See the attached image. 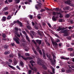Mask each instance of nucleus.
Segmentation results:
<instances>
[{
  "mask_svg": "<svg viewBox=\"0 0 74 74\" xmlns=\"http://www.w3.org/2000/svg\"><path fill=\"white\" fill-rule=\"evenodd\" d=\"M65 29H66V28H61V31L60 32H61V33H64V37H66L68 36L69 33H68L67 29L64 30Z\"/></svg>",
  "mask_w": 74,
  "mask_h": 74,
  "instance_id": "nucleus-1",
  "label": "nucleus"
},
{
  "mask_svg": "<svg viewBox=\"0 0 74 74\" xmlns=\"http://www.w3.org/2000/svg\"><path fill=\"white\" fill-rule=\"evenodd\" d=\"M18 28L17 27H15L14 29V33L16 35V36L18 37H21V35L19 34L18 33Z\"/></svg>",
  "mask_w": 74,
  "mask_h": 74,
  "instance_id": "nucleus-2",
  "label": "nucleus"
},
{
  "mask_svg": "<svg viewBox=\"0 0 74 74\" xmlns=\"http://www.w3.org/2000/svg\"><path fill=\"white\" fill-rule=\"evenodd\" d=\"M14 37H14L13 38L14 40L18 44H19V40H19V38L16 35H15Z\"/></svg>",
  "mask_w": 74,
  "mask_h": 74,
  "instance_id": "nucleus-3",
  "label": "nucleus"
},
{
  "mask_svg": "<svg viewBox=\"0 0 74 74\" xmlns=\"http://www.w3.org/2000/svg\"><path fill=\"white\" fill-rule=\"evenodd\" d=\"M39 4L36 5L35 6V8L37 10H39L40 8H41V6L42 5V3H39Z\"/></svg>",
  "mask_w": 74,
  "mask_h": 74,
  "instance_id": "nucleus-4",
  "label": "nucleus"
},
{
  "mask_svg": "<svg viewBox=\"0 0 74 74\" xmlns=\"http://www.w3.org/2000/svg\"><path fill=\"white\" fill-rule=\"evenodd\" d=\"M5 63L6 64H8V66H9V67H10V68H11V69H15V67H14L10 65H9L11 64L9 62L7 61H6L5 62Z\"/></svg>",
  "mask_w": 74,
  "mask_h": 74,
  "instance_id": "nucleus-5",
  "label": "nucleus"
},
{
  "mask_svg": "<svg viewBox=\"0 0 74 74\" xmlns=\"http://www.w3.org/2000/svg\"><path fill=\"white\" fill-rule=\"evenodd\" d=\"M51 40V42L53 44V45H58V43L54 42H53V38L52 37H50Z\"/></svg>",
  "mask_w": 74,
  "mask_h": 74,
  "instance_id": "nucleus-6",
  "label": "nucleus"
},
{
  "mask_svg": "<svg viewBox=\"0 0 74 74\" xmlns=\"http://www.w3.org/2000/svg\"><path fill=\"white\" fill-rule=\"evenodd\" d=\"M37 33L38 34L41 36V37H42L44 35V33L42 31L40 32L39 31H37Z\"/></svg>",
  "mask_w": 74,
  "mask_h": 74,
  "instance_id": "nucleus-7",
  "label": "nucleus"
},
{
  "mask_svg": "<svg viewBox=\"0 0 74 74\" xmlns=\"http://www.w3.org/2000/svg\"><path fill=\"white\" fill-rule=\"evenodd\" d=\"M37 63L38 64H41V59L40 58H38L37 59Z\"/></svg>",
  "mask_w": 74,
  "mask_h": 74,
  "instance_id": "nucleus-8",
  "label": "nucleus"
},
{
  "mask_svg": "<svg viewBox=\"0 0 74 74\" xmlns=\"http://www.w3.org/2000/svg\"><path fill=\"white\" fill-rule=\"evenodd\" d=\"M71 1L70 0H68L65 2V3L66 4H70Z\"/></svg>",
  "mask_w": 74,
  "mask_h": 74,
  "instance_id": "nucleus-9",
  "label": "nucleus"
},
{
  "mask_svg": "<svg viewBox=\"0 0 74 74\" xmlns=\"http://www.w3.org/2000/svg\"><path fill=\"white\" fill-rule=\"evenodd\" d=\"M42 66L44 70H47V66H46L45 65L42 64Z\"/></svg>",
  "mask_w": 74,
  "mask_h": 74,
  "instance_id": "nucleus-10",
  "label": "nucleus"
},
{
  "mask_svg": "<svg viewBox=\"0 0 74 74\" xmlns=\"http://www.w3.org/2000/svg\"><path fill=\"white\" fill-rule=\"evenodd\" d=\"M36 41L37 43H38V44L40 45L41 44V41L39 40H36Z\"/></svg>",
  "mask_w": 74,
  "mask_h": 74,
  "instance_id": "nucleus-11",
  "label": "nucleus"
},
{
  "mask_svg": "<svg viewBox=\"0 0 74 74\" xmlns=\"http://www.w3.org/2000/svg\"><path fill=\"white\" fill-rule=\"evenodd\" d=\"M32 70H33L34 71H37V69L36 67H34V68H31V69Z\"/></svg>",
  "mask_w": 74,
  "mask_h": 74,
  "instance_id": "nucleus-12",
  "label": "nucleus"
},
{
  "mask_svg": "<svg viewBox=\"0 0 74 74\" xmlns=\"http://www.w3.org/2000/svg\"><path fill=\"white\" fill-rule=\"evenodd\" d=\"M70 9V6H68L64 8L63 9L64 10H68Z\"/></svg>",
  "mask_w": 74,
  "mask_h": 74,
  "instance_id": "nucleus-13",
  "label": "nucleus"
},
{
  "mask_svg": "<svg viewBox=\"0 0 74 74\" xmlns=\"http://www.w3.org/2000/svg\"><path fill=\"white\" fill-rule=\"evenodd\" d=\"M50 68L52 70V72L53 73V74H55V69H54V68H53L52 66H51L50 67Z\"/></svg>",
  "mask_w": 74,
  "mask_h": 74,
  "instance_id": "nucleus-14",
  "label": "nucleus"
},
{
  "mask_svg": "<svg viewBox=\"0 0 74 74\" xmlns=\"http://www.w3.org/2000/svg\"><path fill=\"white\" fill-rule=\"evenodd\" d=\"M17 23L18 24H19L20 26L21 27H22V23L20 21H19V20H17Z\"/></svg>",
  "mask_w": 74,
  "mask_h": 74,
  "instance_id": "nucleus-15",
  "label": "nucleus"
},
{
  "mask_svg": "<svg viewBox=\"0 0 74 74\" xmlns=\"http://www.w3.org/2000/svg\"><path fill=\"white\" fill-rule=\"evenodd\" d=\"M24 48H25V51H28L29 49V48L28 47L26 46H24Z\"/></svg>",
  "mask_w": 74,
  "mask_h": 74,
  "instance_id": "nucleus-16",
  "label": "nucleus"
},
{
  "mask_svg": "<svg viewBox=\"0 0 74 74\" xmlns=\"http://www.w3.org/2000/svg\"><path fill=\"white\" fill-rule=\"evenodd\" d=\"M20 64L22 67H24V63H23V62L22 61L20 62Z\"/></svg>",
  "mask_w": 74,
  "mask_h": 74,
  "instance_id": "nucleus-17",
  "label": "nucleus"
},
{
  "mask_svg": "<svg viewBox=\"0 0 74 74\" xmlns=\"http://www.w3.org/2000/svg\"><path fill=\"white\" fill-rule=\"evenodd\" d=\"M25 36L26 38V39H27L28 41L29 42H30V40L29 39V36H27V35H25Z\"/></svg>",
  "mask_w": 74,
  "mask_h": 74,
  "instance_id": "nucleus-18",
  "label": "nucleus"
},
{
  "mask_svg": "<svg viewBox=\"0 0 74 74\" xmlns=\"http://www.w3.org/2000/svg\"><path fill=\"white\" fill-rule=\"evenodd\" d=\"M31 58H32V57H29L28 58L27 57H24L23 59L25 60H27L28 59H31Z\"/></svg>",
  "mask_w": 74,
  "mask_h": 74,
  "instance_id": "nucleus-19",
  "label": "nucleus"
},
{
  "mask_svg": "<svg viewBox=\"0 0 74 74\" xmlns=\"http://www.w3.org/2000/svg\"><path fill=\"white\" fill-rule=\"evenodd\" d=\"M52 20L53 21H56V18L55 17V16H53L52 18Z\"/></svg>",
  "mask_w": 74,
  "mask_h": 74,
  "instance_id": "nucleus-20",
  "label": "nucleus"
},
{
  "mask_svg": "<svg viewBox=\"0 0 74 74\" xmlns=\"http://www.w3.org/2000/svg\"><path fill=\"white\" fill-rule=\"evenodd\" d=\"M46 54L45 53H43V58L45 59H46L47 58H46Z\"/></svg>",
  "mask_w": 74,
  "mask_h": 74,
  "instance_id": "nucleus-21",
  "label": "nucleus"
},
{
  "mask_svg": "<svg viewBox=\"0 0 74 74\" xmlns=\"http://www.w3.org/2000/svg\"><path fill=\"white\" fill-rule=\"evenodd\" d=\"M2 21H6V17L5 16H3L2 18Z\"/></svg>",
  "mask_w": 74,
  "mask_h": 74,
  "instance_id": "nucleus-22",
  "label": "nucleus"
},
{
  "mask_svg": "<svg viewBox=\"0 0 74 74\" xmlns=\"http://www.w3.org/2000/svg\"><path fill=\"white\" fill-rule=\"evenodd\" d=\"M27 27L29 30H32V27H31L29 25L27 26Z\"/></svg>",
  "mask_w": 74,
  "mask_h": 74,
  "instance_id": "nucleus-23",
  "label": "nucleus"
},
{
  "mask_svg": "<svg viewBox=\"0 0 74 74\" xmlns=\"http://www.w3.org/2000/svg\"><path fill=\"white\" fill-rule=\"evenodd\" d=\"M57 32H59L60 31V30H62V27H59L57 29Z\"/></svg>",
  "mask_w": 74,
  "mask_h": 74,
  "instance_id": "nucleus-24",
  "label": "nucleus"
},
{
  "mask_svg": "<svg viewBox=\"0 0 74 74\" xmlns=\"http://www.w3.org/2000/svg\"><path fill=\"white\" fill-rule=\"evenodd\" d=\"M52 15H54V16H56L57 15V12H52Z\"/></svg>",
  "mask_w": 74,
  "mask_h": 74,
  "instance_id": "nucleus-25",
  "label": "nucleus"
},
{
  "mask_svg": "<svg viewBox=\"0 0 74 74\" xmlns=\"http://www.w3.org/2000/svg\"><path fill=\"white\" fill-rule=\"evenodd\" d=\"M34 27L36 29V30H38V26L37 25H35L34 26Z\"/></svg>",
  "mask_w": 74,
  "mask_h": 74,
  "instance_id": "nucleus-26",
  "label": "nucleus"
},
{
  "mask_svg": "<svg viewBox=\"0 0 74 74\" xmlns=\"http://www.w3.org/2000/svg\"><path fill=\"white\" fill-rule=\"evenodd\" d=\"M70 17V14H66L65 15V17L67 18H69Z\"/></svg>",
  "mask_w": 74,
  "mask_h": 74,
  "instance_id": "nucleus-27",
  "label": "nucleus"
},
{
  "mask_svg": "<svg viewBox=\"0 0 74 74\" xmlns=\"http://www.w3.org/2000/svg\"><path fill=\"white\" fill-rule=\"evenodd\" d=\"M8 45H5L4 46V49H7L8 48Z\"/></svg>",
  "mask_w": 74,
  "mask_h": 74,
  "instance_id": "nucleus-28",
  "label": "nucleus"
},
{
  "mask_svg": "<svg viewBox=\"0 0 74 74\" xmlns=\"http://www.w3.org/2000/svg\"><path fill=\"white\" fill-rule=\"evenodd\" d=\"M15 1L16 3L18 4V3H19L20 2V0H15Z\"/></svg>",
  "mask_w": 74,
  "mask_h": 74,
  "instance_id": "nucleus-29",
  "label": "nucleus"
},
{
  "mask_svg": "<svg viewBox=\"0 0 74 74\" xmlns=\"http://www.w3.org/2000/svg\"><path fill=\"white\" fill-rule=\"evenodd\" d=\"M2 37L3 38H5L6 37V35L4 34H2Z\"/></svg>",
  "mask_w": 74,
  "mask_h": 74,
  "instance_id": "nucleus-30",
  "label": "nucleus"
},
{
  "mask_svg": "<svg viewBox=\"0 0 74 74\" xmlns=\"http://www.w3.org/2000/svg\"><path fill=\"white\" fill-rule=\"evenodd\" d=\"M14 65H16L17 64V61H16V60H15L14 61Z\"/></svg>",
  "mask_w": 74,
  "mask_h": 74,
  "instance_id": "nucleus-31",
  "label": "nucleus"
},
{
  "mask_svg": "<svg viewBox=\"0 0 74 74\" xmlns=\"http://www.w3.org/2000/svg\"><path fill=\"white\" fill-rule=\"evenodd\" d=\"M68 51H73V48H68Z\"/></svg>",
  "mask_w": 74,
  "mask_h": 74,
  "instance_id": "nucleus-32",
  "label": "nucleus"
},
{
  "mask_svg": "<svg viewBox=\"0 0 74 74\" xmlns=\"http://www.w3.org/2000/svg\"><path fill=\"white\" fill-rule=\"evenodd\" d=\"M8 10V8L7 7H5V8H4V9H3V10L4 11H5L6 10Z\"/></svg>",
  "mask_w": 74,
  "mask_h": 74,
  "instance_id": "nucleus-33",
  "label": "nucleus"
},
{
  "mask_svg": "<svg viewBox=\"0 0 74 74\" xmlns=\"http://www.w3.org/2000/svg\"><path fill=\"white\" fill-rule=\"evenodd\" d=\"M71 71L70 70H66V72L67 73H71Z\"/></svg>",
  "mask_w": 74,
  "mask_h": 74,
  "instance_id": "nucleus-34",
  "label": "nucleus"
},
{
  "mask_svg": "<svg viewBox=\"0 0 74 74\" xmlns=\"http://www.w3.org/2000/svg\"><path fill=\"white\" fill-rule=\"evenodd\" d=\"M44 11H45V10L43 9H42L40 10V12H42Z\"/></svg>",
  "mask_w": 74,
  "mask_h": 74,
  "instance_id": "nucleus-35",
  "label": "nucleus"
},
{
  "mask_svg": "<svg viewBox=\"0 0 74 74\" xmlns=\"http://www.w3.org/2000/svg\"><path fill=\"white\" fill-rule=\"evenodd\" d=\"M30 63L32 64L33 63H35L34 61L33 60H31L30 61Z\"/></svg>",
  "mask_w": 74,
  "mask_h": 74,
  "instance_id": "nucleus-36",
  "label": "nucleus"
},
{
  "mask_svg": "<svg viewBox=\"0 0 74 74\" xmlns=\"http://www.w3.org/2000/svg\"><path fill=\"white\" fill-rule=\"evenodd\" d=\"M22 33H23V34H24L25 36L27 34L26 33V32H25V31H22Z\"/></svg>",
  "mask_w": 74,
  "mask_h": 74,
  "instance_id": "nucleus-37",
  "label": "nucleus"
},
{
  "mask_svg": "<svg viewBox=\"0 0 74 74\" xmlns=\"http://www.w3.org/2000/svg\"><path fill=\"white\" fill-rule=\"evenodd\" d=\"M39 52L40 53V55H42V51L41 50H39Z\"/></svg>",
  "mask_w": 74,
  "mask_h": 74,
  "instance_id": "nucleus-38",
  "label": "nucleus"
},
{
  "mask_svg": "<svg viewBox=\"0 0 74 74\" xmlns=\"http://www.w3.org/2000/svg\"><path fill=\"white\" fill-rule=\"evenodd\" d=\"M7 18V19H10L11 18V16H8Z\"/></svg>",
  "mask_w": 74,
  "mask_h": 74,
  "instance_id": "nucleus-39",
  "label": "nucleus"
},
{
  "mask_svg": "<svg viewBox=\"0 0 74 74\" xmlns=\"http://www.w3.org/2000/svg\"><path fill=\"white\" fill-rule=\"evenodd\" d=\"M71 56H74V51L73 52V53H71L70 54Z\"/></svg>",
  "mask_w": 74,
  "mask_h": 74,
  "instance_id": "nucleus-40",
  "label": "nucleus"
},
{
  "mask_svg": "<svg viewBox=\"0 0 74 74\" xmlns=\"http://www.w3.org/2000/svg\"><path fill=\"white\" fill-rule=\"evenodd\" d=\"M10 53V52H5L4 53V54L5 55H8V54H9Z\"/></svg>",
  "mask_w": 74,
  "mask_h": 74,
  "instance_id": "nucleus-41",
  "label": "nucleus"
},
{
  "mask_svg": "<svg viewBox=\"0 0 74 74\" xmlns=\"http://www.w3.org/2000/svg\"><path fill=\"white\" fill-rule=\"evenodd\" d=\"M65 72V70L64 69H61V72L62 73H64Z\"/></svg>",
  "mask_w": 74,
  "mask_h": 74,
  "instance_id": "nucleus-42",
  "label": "nucleus"
},
{
  "mask_svg": "<svg viewBox=\"0 0 74 74\" xmlns=\"http://www.w3.org/2000/svg\"><path fill=\"white\" fill-rule=\"evenodd\" d=\"M63 15H62V14H61L60 15V18H63Z\"/></svg>",
  "mask_w": 74,
  "mask_h": 74,
  "instance_id": "nucleus-43",
  "label": "nucleus"
},
{
  "mask_svg": "<svg viewBox=\"0 0 74 74\" xmlns=\"http://www.w3.org/2000/svg\"><path fill=\"white\" fill-rule=\"evenodd\" d=\"M47 25L49 27H51V25L50 23H47Z\"/></svg>",
  "mask_w": 74,
  "mask_h": 74,
  "instance_id": "nucleus-44",
  "label": "nucleus"
},
{
  "mask_svg": "<svg viewBox=\"0 0 74 74\" xmlns=\"http://www.w3.org/2000/svg\"><path fill=\"white\" fill-rule=\"evenodd\" d=\"M8 61L10 63H12V60H11L10 59H9Z\"/></svg>",
  "mask_w": 74,
  "mask_h": 74,
  "instance_id": "nucleus-45",
  "label": "nucleus"
},
{
  "mask_svg": "<svg viewBox=\"0 0 74 74\" xmlns=\"http://www.w3.org/2000/svg\"><path fill=\"white\" fill-rule=\"evenodd\" d=\"M51 57V56H49L48 57L49 59L50 60H52Z\"/></svg>",
  "mask_w": 74,
  "mask_h": 74,
  "instance_id": "nucleus-46",
  "label": "nucleus"
},
{
  "mask_svg": "<svg viewBox=\"0 0 74 74\" xmlns=\"http://www.w3.org/2000/svg\"><path fill=\"white\" fill-rule=\"evenodd\" d=\"M5 15H8V12H5L4 13Z\"/></svg>",
  "mask_w": 74,
  "mask_h": 74,
  "instance_id": "nucleus-47",
  "label": "nucleus"
},
{
  "mask_svg": "<svg viewBox=\"0 0 74 74\" xmlns=\"http://www.w3.org/2000/svg\"><path fill=\"white\" fill-rule=\"evenodd\" d=\"M25 56H29V53H25Z\"/></svg>",
  "mask_w": 74,
  "mask_h": 74,
  "instance_id": "nucleus-48",
  "label": "nucleus"
},
{
  "mask_svg": "<svg viewBox=\"0 0 74 74\" xmlns=\"http://www.w3.org/2000/svg\"><path fill=\"white\" fill-rule=\"evenodd\" d=\"M34 52L35 55H37V52L35 50V51H34Z\"/></svg>",
  "mask_w": 74,
  "mask_h": 74,
  "instance_id": "nucleus-49",
  "label": "nucleus"
},
{
  "mask_svg": "<svg viewBox=\"0 0 74 74\" xmlns=\"http://www.w3.org/2000/svg\"><path fill=\"white\" fill-rule=\"evenodd\" d=\"M9 57L10 58H13V56L11 54H10L9 55Z\"/></svg>",
  "mask_w": 74,
  "mask_h": 74,
  "instance_id": "nucleus-50",
  "label": "nucleus"
},
{
  "mask_svg": "<svg viewBox=\"0 0 74 74\" xmlns=\"http://www.w3.org/2000/svg\"><path fill=\"white\" fill-rule=\"evenodd\" d=\"M56 11H59V8H56Z\"/></svg>",
  "mask_w": 74,
  "mask_h": 74,
  "instance_id": "nucleus-51",
  "label": "nucleus"
},
{
  "mask_svg": "<svg viewBox=\"0 0 74 74\" xmlns=\"http://www.w3.org/2000/svg\"><path fill=\"white\" fill-rule=\"evenodd\" d=\"M25 31H26V32H27V33H28V34H29L30 33V32H29V31H28L27 29H25Z\"/></svg>",
  "mask_w": 74,
  "mask_h": 74,
  "instance_id": "nucleus-52",
  "label": "nucleus"
},
{
  "mask_svg": "<svg viewBox=\"0 0 74 74\" xmlns=\"http://www.w3.org/2000/svg\"><path fill=\"white\" fill-rule=\"evenodd\" d=\"M8 2L10 3L12 2V0H8Z\"/></svg>",
  "mask_w": 74,
  "mask_h": 74,
  "instance_id": "nucleus-53",
  "label": "nucleus"
},
{
  "mask_svg": "<svg viewBox=\"0 0 74 74\" xmlns=\"http://www.w3.org/2000/svg\"><path fill=\"white\" fill-rule=\"evenodd\" d=\"M62 21H63V19H60L59 20V21L60 22H62Z\"/></svg>",
  "mask_w": 74,
  "mask_h": 74,
  "instance_id": "nucleus-54",
  "label": "nucleus"
},
{
  "mask_svg": "<svg viewBox=\"0 0 74 74\" xmlns=\"http://www.w3.org/2000/svg\"><path fill=\"white\" fill-rule=\"evenodd\" d=\"M30 35L31 37V38H33L34 37H33V35H32V34H30Z\"/></svg>",
  "mask_w": 74,
  "mask_h": 74,
  "instance_id": "nucleus-55",
  "label": "nucleus"
},
{
  "mask_svg": "<svg viewBox=\"0 0 74 74\" xmlns=\"http://www.w3.org/2000/svg\"><path fill=\"white\" fill-rule=\"evenodd\" d=\"M29 18H30V19H33V16H32V15H31L29 16Z\"/></svg>",
  "mask_w": 74,
  "mask_h": 74,
  "instance_id": "nucleus-56",
  "label": "nucleus"
},
{
  "mask_svg": "<svg viewBox=\"0 0 74 74\" xmlns=\"http://www.w3.org/2000/svg\"><path fill=\"white\" fill-rule=\"evenodd\" d=\"M54 35L55 36H56L57 37H59V36H58V34H54Z\"/></svg>",
  "mask_w": 74,
  "mask_h": 74,
  "instance_id": "nucleus-57",
  "label": "nucleus"
},
{
  "mask_svg": "<svg viewBox=\"0 0 74 74\" xmlns=\"http://www.w3.org/2000/svg\"><path fill=\"white\" fill-rule=\"evenodd\" d=\"M16 23H17V20L16 21H13V23H14V24H15Z\"/></svg>",
  "mask_w": 74,
  "mask_h": 74,
  "instance_id": "nucleus-58",
  "label": "nucleus"
},
{
  "mask_svg": "<svg viewBox=\"0 0 74 74\" xmlns=\"http://www.w3.org/2000/svg\"><path fill=\"white\" fill-rule=\"evenodd\" d=\"M5 3H6V4H9V3L8 2V1H7V0H6L5 1Z\"/></svg>",
  "mask_w": 74,
  "mask_h": 74,
  "instance_id": "nucleus-59",
  "label": "nucleus"
},
{
  "mask_svg": "<svg viewBox=\"0 0 74 74\" xmlns=\"http://www.w3.org/2000/svg\"><path fill=\"white\" fill-rule=\"evenodd\" d=\"M53 59H55L56 58V57L54 55H53Z\"/></svg>",
  "mask_w": 74,
  "mask_h": 74,
  "instance_id": "nucleus-60",
  "label": "nucleus"
},
{
  "mask_svg": "<svg viewBox=\"0 0 74 74\" xmlns=\"http://www.w3.org/2000/svg\"><path fill=\"white\" fill-rule=\"evenodd\" d=\"M32 70H29L28 71V72L29 73V74H30V73H32Z\"/></svg>",
  "mask_w": 74,
  "mask_h": 74,
  "instance_id": "nucleus-61",
  "label": "nucleus"
},
{
  "mask_svg": "<svg viewBox=\"0 0 74 74\" xmlns=\"http://www.w3.org/2000/svg\"><path fill=\"white\" fill-rule=\"evenodd\" d=\"M50 31V32H51V33H53V31H52V30L51 29H50L49 30Z\"/></svg>",
  "mask_w": 74,
  "mask_h": 74,
  "instance_id": "nucleus-62",
  "label": "nucleus"
},
{
  "mask_svg": "<svg viewBox=\"0 0 74 74\" xmlns=\"http://www.w3.org/2000/svg\"><path fill=\"white\" fill-rule=\"evenodd\" d=\"M70 22L71 23V24H72V23H73V20H71L70 21Z\"/></svg>",
  "mask_w": 74,
  "mask_h": 74,
  "instance_id": "nucleus-63",
  "label": "nucleus"
},
{
  "mask_svg": "<svg viewBox=\"0 0 74 74\" xmlns=\"http://www.w3.org/2000/svg\"><path fill=\"white\" fill-rule=\"evenodd\" d=\"M46 44L48 45V46H50V44L48 43V42H47Z\"/></svg>",
  "mask_w": 74,
  "mask_h": 74,
  "instance_id": "nucleus-64",
  "label": "nucleus"
}]
</instances>
